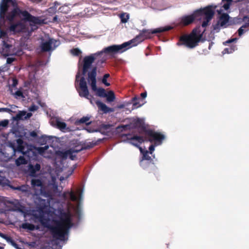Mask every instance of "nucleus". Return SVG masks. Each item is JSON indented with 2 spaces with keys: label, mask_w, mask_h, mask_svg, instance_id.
<instances>
[{
  "label": "nucleus",
  "mask_w": 249,
  "mask_h": 249,
  "mask_svg": "<svg viewBox=\"0 0 249 249\" xmlns=\"http://www.w3.org/2000/svg\"><path fill=\"white\" fill-rule=\"evenodd\" d=\"M32 193L31 197L34 201L41 209L34 212V215L41 224L51 231L53 238L60 241H66L70 229L73 226L72 215L69 211L60 212L59 216L57 211L46 212L44 208L50 205L48 199L51 197L49 192H46L42 181L40 178H33L31 180Z\"/></svg>",
  "instance_id": "1"
},
{
  "label": "nucleus",
  "mask_w": 249,
  "mask_h": 249,
  "mask_svg": "<svg viewBox=\"0 0 249 249\" xmlns=\"http://www.w3.org/2000/svg\"><path fill=\"white\" fill-rule=\"evenodd\" d=\"M7 3V9H8V4L11 2L14 6V9L6 17L7 19L12 21L14 18L19 15L22 18L23 20L16 24L10 26V30L13 32H30L36 28V25L43 23V20L41 18L32 16L27 11H21L17 7V3L15 0H10L6 2ZM7 10L5 12H6ZM6 12H5V14ZM5 14L4 15V16Z\"/></svg>",
  "instance_id": "2"
},
{
  "label": "nucleus",
  "mask_w": 249,
  "mask_h": 249,
  "mask_svg": "<svg viewBox=\"0 0 249 249\" xmlns=\"http://www.w3.org/2000/svg\"><path fill=\"white\" fill-rule=\"evenodd\" d=\"M62 171V169L61 167H55V171H54V169L51 170L50 174L51 177V180L48 181V187L49 190L53 194L58 196L62 197L65 200H66L68 197L69 196L71 200L77 202L78 204L75 208V212L78 219H80L83 215L81 202L83 199L84 190L78 189L75 193L73 191H67L62 194L63 188L61 187H59L56 182L59 174Z\"/></svg>",
  "instance_id": "3"
},
{
  "label": "nucleus",
  "mask_w": 249,
  "mask_h": 249,
  "mask_svg": "<svg viewBox=\"0 0 249 249\" xmlns=\"http://www.w3.org/2000/svg\"><path fill=\"white\" fill-rule=\"evenodd\" d=\"M216 5H209L195 10L190 15H184L177 20V25L186 26L191 24L195 20H202L201 26L205 28L210 24L213 18Z\"/></svg>",
  "instance_id": "4"
},
{
  "label": "nucleus",
  "mask_w": 249,
  "mask_h": 249,
  "mask_svg": "<svg viewBox=\"0 0 249 249\" xmlns=\"http://www.w3.org/2000/svg\"><path fill=\"white\" fill-rule=\"evenodd\" d=\"M36 151L43 157L48 159H53L55 167H61L60 164L62 160L69 158L74 160L76 157V154L81 149H70L66 151H55L54 147L46 145L44 147H39L36 148Z\"/></svg>",
  "instance_id": "5"
},
{
  "label": "nucleus",
  "mask_w": 249,
  "mask_h": 249,
  "mask_svg": "<svg viewBox=\"0 0 249 249\" xmlns=\"http://www.w3.org/2000/svg\"><path fill=\"white\" fill-rule=\"evenodd\" d=\"M99 57V53H92L89 55L85 56L83 59L80 58L78 62L79 71L76 75L75 85H78L79 83L80 78L82 76L80 73V70L82 71V74L85 75L88 73L90 72L94 68H96V66L92 67V63L94 61ZM89 76L88 77V78Z\"/></svg>",
  "instance_id": "6"
},
{
  "label": "nucleus",
  "mask_w": 249,
  "mask_h": 249,
  "mask_svg": "<svg viewBox=\"0 0 249 249\" xmlns=\"http://www.w3.org/2000/svg\"><path fill=\"white\" fill-rule=\"evenodd\" d=\"M129 43L128 41L125 42L121 45H113L106 48H105L102 51L97 52L99 53V56H102L104 55L103 60V62L107 59V56H113L117 53H122L130 48Z\"/></svg>",
  "instance_id": "7"
},
{
  "label": "nucleus",
  "mask_w": 249,
  "mask_h": 249,
  "mask_svg": "<svg viewBox=\"0 0 249 249\" xmlns=\"http://www.w3.org/2000/svg\"><path fill=\"white\" fill-rule=\"evenodd\" d=\"M172 28V27L171 26H166L158 28L153 30H143L135 38L129 40L128 42L129 43L131 47L136 46L144 39L150 38L151 34L161 33L168 31Z\"/></svg>",
  "instance_id": "8"
},
{
  "label": "nucleus",
  "mask_w": 249,
  "mask_h": 249,
  "mask_svg": "<svg viewBox=\"0 0 249 249\" xmlns=\"http://www.w3.org/2000/svg\"><path fill=\"white\" fill-rule=\"evenodd\" d=\"M148 140L152 143L149 147L151 154L155 150L156 146L160 145L165 140V134L162 132L149 130L147 132Z\"/></svg>",
  "instance_id": "9"
},
{
  "label": "nucleus",
  "mask_w": 249,
  "mask_h": 249,
  "mask_svg": "<svg viewBox=\"0 0 249 249\" xmlns=\"http://www.w3.org/2000/svg\"><path fill=\"white\" fill-rule=\"evenodd\" d=\"M96 68H94L92 71L89 73V77L88 81L89 85L91 86L93 91L96 92L97 96L101 97H105L107 93L105 90L103 88H97L96 87Z\"/></svg>",
  "instance_id": "10"
},
{
  "label": "nucleus",
  "mask_w": 249,
  "mask_h": 249,
  "mask_svg": "<svg viewBox=\"0 0 249 249\" xmlns=\"http://www.w3.org/2000/svg\"><path fill=\"white\" fill-rule=\"evenodd\" d=\"M75 87L79 96L89 100L90 104L93 105L94 98L89 94L87 84L84 77L80 78L79 84L75 85Z\"/></svg>",
  "instance_id": "11"
},
{
  "label": "nucleus",
  "mask_w": 249,
  "mask_h": 249,
  "mask_svg": "<svg viewBox=\"0 0 249 249\" xmlns=\"http://www.w3.org/2000/svg\"><path fill=\"white\" fill-rule=\"evenodd\" d=\"M202 37L201 35L196 34L184 36L181 37L180 40L182 42V44L189 48H193L197 45Z\"/></svg>",
  "instance_id": "12"
},
{
  "label": "nucleus",
  "mask_w": 249,
  "mask_h": 249,
  "mask_svg": "<svg viewBox=\"0 0 249 249\" xmlns=\"http://www.w3.org/2000/svg\"><path fill=\"white\" fill-rule=\"evenodd\" d=\"M60 44L58 40L49 38L43 41L41 44V48L43 51L49 52L54 50Z\"/></svg>",
  "instance_id": "13"
},
{
  "label": "nucleus",
  "mask_w": 249,
  "mask_h": 249,
  "mask_svg": "<svg viewBox=\"0 0 249 249\" xmlns=\"http://www.w3.org/2000/svg\"><path fill=\"white\" fill-rule=\"evenodd\" d=\"M222 10H219V26L227 27L234 24L231 18L228 14L222 13Z\"/></svg>",
  "instance_id": "14"
},
{
  "label": "nucleus",
  "mask_w": 249,
  "mask_h": 249,
  "mask_svg": "<svg viewBox=\"0 0 249 249\" xmlns=\"http://www.w3.org/2000/svg\"><path fill=\"white\" fill-rule=\"evenodd\" d=\"M52 126L55 127L63 132L69 131L70 129L67 127V124L59 117H54L51 121Z\"/></svg>",
  "instance_id": "15"
},
{
  "label": "nucleus",
  "mask_w": 249,
  "mask_h": 249,
  "mask_svg": "<svg viewBox=\"0 0 249 249\" xmlns=\"http://www.w3.org/2000/svg\"><path fill=\"white\" fill-rule=\"evenodd\" d=\"M150 7L154 10L162 11L168 8L165 0H152Z\"/></svg>",
  "instance_id": "16"
},
{
  "label": "nucleus",
  "mask_w": 249,
  "mask_h": 249,
  "mask_svg": "<svg viewBox=\"0 0 249 249\" xmlns=\"http://www.w3.org/2000/svg\"><path fill=\"white\" fill-rule=\"evenodd\" d=\"M143 142L142 137L139 136H134L131 137H128L127 142L133 146L138 147L140 149V144Z\"/></svg>",
  "instance_id": "17"
},
{
  "label": "nucleus",
  "mask_w": 249,
  "mask_h": 249,
  "mask_svg": "<svg viewBox=\"0 0 249 249\" xmlns=\"http://www.w3.org/2000/svg\"><path fill=\"white\" fill-rule=\"evenodd\" d=\"M140 152L142 154V158L140 161L141 166L142 167H144V163L146 162V160H151L152 158L149 156V155H152V156L153 158H155V155L151 154L150 150H143L141 147H140ZM153 153V152L152 153Z\"/></svg>",
  "instance_id": "18"
},
{
  "label": "nucleus",
  "mask_w": 249,
  "mask_h": 249,
  "mask_svg": "<svg viewBox=\"0 0 249 249\" xmlns=\"http://www.w3.org/2000/svg\"><path fill=\"white\" fill-rule=\"evenodd\" d=\"M11 188L14 190H18L21 192L27 197H31L32 193L30 190V187L27 185H22L16 187L11 186Z\"/></svg>",
  "instance_id": "19"
},
{
  "label": "nucleus",
  "mask_w": 249,
  "mask_h": 249,
  "mask_svg": "<svg viewBox=\"0 0 249 249\" xmlns=\"http://www.w3.org/2000/svg\"><path fill=\"white\" fill-rule=\"evenodd\" d=\"M95 102L99 109L105 113L114 111V109L112 108L108 107L106 104L100 101L96 100Z\"/></svg>",
  "instance_id": "20"
},
{
  "label": "nucleus",
  "mask_w": 249,
  "mask_h": 249,
  "mask_svg": "<svg viewBox=\"0 0 249 249\" xmlns=\"http://www.w3.org/2000/svg\"><path fill=\"white\" fill-rule=\"evenodd\" d=\"M32 116V113L31 112L27 113L26 111L24 110L19 111L15 117V119L17 120H26L30 118Z\"/></svg>",
  "instance_id": "21"
},
{
  "label": "nucleus",
  "mask_w": 249,
  "mask_h": 249,
  "mask_svg": "<svg viewBox=\"0 0 249 249\" xmlns=\"http://www.w3.org/2000/svg\"><path fill=\"white\" fill-rule=\"evenodd\" d=\"M26 95L28 97V99L30 101H32L36 100L37 103L38 104H40V101L38 99V93L37 91L31 89L28 92Z\"/></svg>",
  "instance_id": "22"
},
{
  "label": "nucleus",
  "mask_w": 249,
  "mask_h": 249,
  "mask_svg": "<svg viewBox=\"0 0 249 249\" xmlns=\"http://www.w3.org/2000/svg\"><path fill=\"white\" fill-rule=\"evenodd\" d=\"M40 165L38 163H36L35 165L29 164L28 169L30 176L31 177H35L36 176V172L39 171L40 170Z\"/></svg>",
  "instance_id": "23"
},
{
  "label": "nucleus",
  "mask_w": 249,
  "mask_h": 249,
  "mask_svg": "<svg viewBox=\"0 0 249 249\" xmlns=\"http://www.w3.org/2000/svg\"><path fill=\"white\" fill-rule=\"evenodd\" d=\"M233 0H222L221 4L222 8H223L225 10L229 9L230 6L231 5Z\"/></svg>",
  "instance_id": "24"
},
{
  "label": "nucleus",
  "mask_w": 249,
  "mask_h": 249,
  "mask_svg": "<svg viewBox=\"0 0 249 249\" xmlns=\"http://www.w3.org/2000/svg\"><path fill=\"white\" fill-rule=\"evenodd\" d=\"M11 93L14 95L16 99L25 98V96L24 94L19 90H18L15 92H13V90L11 89H10Z\"/></svg>",
  "instance_id": "25"
},
{
  "label": "nucleus",
  "mask_w": 249,
  "mask_h": 249,
  "mask_svg": "<svg viewBox=\"0 0 249 249\" xmlns=\"http://www.w3.org/2000/svg\"><path fill=\"white\" fill-rule=\"evenodd\" d=\"M20 227L23 229L27 230L28 231H34L35 229V226L33 224L29 223H24Z\"/></svg>",
  "instance_id": "26"
},
{
  "label": "nucleus",
  "mask_w": 249,
  "mask_h": 249,
  "mask_svg": "<svg viewBox=\"0 0 249 249\" xmlns=\"http://www.w3.org/2000/svg\"><path fill=\"white\" fill-rule=\"evenodd\" d=\"M237 50V46L236 45H232L230 47L225 48L222 52V53H231Z\"/></svg>",
  "instance_id": "27"
},
{
  "label": "nucleus",
  "mask_w": 249,
  "mask_h": 249,
  "mask_svg": "<svg viewBox=\"0 0 249 249\" xmlns=\"http://www.w3.org/2000/svg\"><path fill=\"white\" fill-rule=\"evenodd\" d=\"M15 162L17 166H20V165L26 164L27 160H25L23 156H20L16 160Z\"/></svg>",
  "instance_id": "28"
},
{
  "label": "nucleus",
  "mask_w": 249,
  "mask_h": 249,
  "mask_svg": "<svg viewBox=\"0 0 249 249\" xmlns=\"http://www.w3.org/2000/svg\"><path fill=\"white\" fill-rule=\"evenodd\" d=\"M105 97H107V100L108 102H113L115 99L114 93L112 91H109Z\"/></svg>",
  "instance_id": "29"
},
{
  "label": "nucleus",
  "mask_w": 249,
  "mask_h": 249,
  "mask_svg": "<svg viewBox=\"0 0 249 249\" xmlns=\"http://www.w3.org/2000/svg\"><path fill=\"white\" fill-rule=\"evenodd\" d=\"M12 151V152L10 154L5 153V156L4 157L6 158V160L10 159L12 158L15 155L16 149L12 146L10 145L9 147Z\"/></svg>",
  "instance_id": "30"
},
{
  "label": "nucleus",
  "mask_w": 249,
  "mask_h": 249,
  "mask_svg": "<svg viewBox=\"0 0 249 249\" xmlns=\"http://www.w3.org/2000/svg\"><path fill=\"white\" fill-rule=\"evenodd\" d=\"M59 5H60V3H59L57 1H55L54 3V6H52L48 9V13H49L50 14H53L55 13L56 12L57 6Z\"/></svg>",
  "instance_id": "31"
},
{
  "label": "nucleus",
  "mask_w": 249,
  "mask_h": 249,
  "mask_svg": "<svg viewBox=\"0 0 249 249\" xmlns=\"http://www.w3.org/2000/svg\"><path fill=\"white\" fill-rule=\"evenodd\" d=\"M120 18L121 19V22L124 23L127 22L129 18V15L126 13H123L120 15Z\"/></svg>",
  "instance_id": "32"
},
{
  "label": "nucleus",
  "mask_w": 249,
  "mask_h": 249,
  "mask_svg": "<svg viewBox=\"0 0 249 249\" xmlns=\"http://www.w3.org/2000/svg\"><path fill=\"white\" fill-rule=\"evenodd\" d=\"M70 11V8L68 6V5H64L62 6L59 8V12L64 13L67 14Z\"/></svg>",
  "instance_id": "33"
},
{
  "label": "nucleus",
  "mask_w": 249,
  "mask_h": 249,
  "mask_svg": "<svg viewBox=\"0 0 249 249\" xmlns=\"http://www.w3.org/2000/svg\"><path fill=\"white\" fill-rule=\"evenodd\" d=\"M9 123L8 120L5 119L0 121V130L6 128Z\"/></svg>",
  "instance_id": "34"
},
{
  "label": "nucleus",
  "mask_w": 249,
  "mask_h": 249,
  "mask_svg": "<svg viewBox=\"0 0 249 249\" xmlns=\"http://www.w3.org/2000/svg\"><path fill=\"white\" fill-rule=\"evenodd\" d=\"M130 128L129 125H123L118 126L116 128V131L118 132H122L123 131H124L125 130H127V129H129Z\"/></svg>",
  "instance_id": "35"
},
{
  "label": "nucleus",
  "mask_w": 249,
  "mask_h": 249,
  "mask_svg": "<svg viewBox=\"0 0 249 249\" xmlns=\"http://www.w3.org/2000/svg\"><path fill=\"white\" fill-rule=\"evenodd\" d=\"M11 108H5V107H2L0 108V112H6L9 113H10L12 112L11 108H14L15 107V106L14 105H10Z\"/></svg>",
  "instance_id": "36"
},
{
  "label": "nucleus",
  "mask_w": 249,
  "mask_h": 249,
  "mask_svg": "<svg viewBox=\"0 0 249 249\" xmlns=\"http://www.w3.org/2000/svg\"><path fill=\"white\" fill-rule=\"evenodd\" d=\"M71 53L75 56H77L82 53L81 51L78 48H75L71 50Z\"/></svg>",
  "instance_id": "37"
},
{
  "label": "nucleus",
  "mask_w": 249,
  "mask_h": 249,
  "mask_svg": "<svg viewBox=\"0 0 249 249\" xmlns=\"http://www.w3.org/2000/svg\"><path fill=\"white\" fill-rule=\"evenodd\" d=\"M109 77V74L108 73L105 74L103 78L102 82L106 86H109L110 84L107 82V78Z\"/></svg>",
  "instance_id": "38"
},
{
  "label": "nucleus",
  "mask_w": 249,
  "mask_h": 249,
  "mask_svg": "<svg viewBox=\"0 0 249 249\" xmlns=\"http://www.w3.org/2000/svg\"><path fill=\"white\" fill-rule=\"evenodd\" d=\"M90 118L89 116H84L78 120V123L80 124L86 123L89 121Z\"/></svg>",
  "instance_id": "39"
},
{
  "label": "nucleus",
  "mask_w": 249,
  "mask_h": 249,
  "mask_svg": "<svg viewBox=\"0 0 249 249\" xmlns=\"http://www.w3.org/2000/svg\"><path fill=\"white\" fill-rule=\"evenodd\" d=\"M15 60V58L13 57H8L6 59V64H11Z\"/></svg>",
  "instance_id": "40"
},
{
  "label": "nucleus",
  "mask_w": 249,
  "mask_h": 249,
  "mask_svg": "<svg viewBox=\"0 0 249 249\" xmlns=\"http://www.w3.org/2000/svg\"><path fill=\"white\" fill-rule=\"evenodd\" d=\"M38 107L33 104L29 108V110L30 111H36V110H37L38 109Z\"/></svg>",
  "instance_id": "41"
},
{
  "label": "nucleus",
  "mask_w": 249,
  "mask_h": 249,
  "mask_svg": "<svg viewBox=\"0 0 249 249\" xmlns=\"http://www.w3.org/2000/svg\"><path fill=\"white\" fill-rule=\"evenodd\" d=\"M246 31L241 27L238 30V35L241 36Z\"/></svg>",
  "instance_id": "42"
},
{
  "label": "nucleus",
  "mask_w": 249,
  "mask_h": 249,
  "mask_svg": "<svg viewBox=\"0 0 249 249\" xmlns=\"http://www.w3.org/2000/svg\"><path fill=\"white\" fill-rule=\"evenodd\" d=\"M18 84V81L16 79H14L13 80V83L11 85V86L10 88V90L12 89H13V88H15L16 86Z\"/></svg>",
  "instance_id": "43"
},
{
  "label": "nucleus",
  "mask_w": 249,
  "mask_h": 249,
  "mask_svg": "<svg viewBox=\"0 0 249 249\" xmlns=\"http://www.w3.org/2000/svg\"><path fill=\"white\" fill-rule=\"evenodd\" d=\"M236 38H233L231 39H229L228 40L226 41L225 43H224V44H226V43H231L232 42L236 41Z\"/></svg>",
  "instance_id": "44"
},
{
  "label": "nucleus",
  "mask_w": 249,
  "mask_h": 249,
  "mask_svg": "<svg viewBox=\"0 0 249 249\" xmlns=\"http://www.w3.org/2000/svg\"><path fill=\"white\" fill-rule=\"evenodd\" d=\"M133 109H134L136 107H140L142 106V105H139V103L138 102H136V101H135V102H133Z\"/></svg>",
  "instance_id": "45"
},
{
  "label": "nucleus",
  "mask_w": 249,
  "mask_h": 249,
  "mask_svg": "<svg viewBox=\"0 0 249 249\" xmlns=\"http://www.w3.org/2000/svg\"><path fill=\"white\" fill-rule=\"evenodd\" d=\"M144 167L143 168H146L147 165H153V163H151V160H146V162L144 163Z\"/></svg>",
  "instance_id": "46"
},
{
  "label": "nucleus",
  "mask_w": 249,
  "mask_h": 249,
  "mask_svg": "<svg viewBox=\"0 0 249 249\" xmlns=\"http://www.w3.org/2000/svg\"><path fill=\"white\" fill-rule=\"evenodd\" d=\"M142 0V1L143 3L145 5H147L148 6L150 7V5L151 3V2H150V0Z\"/></svg>",
  "instance_id": "47"
},
{
  "label": "nucleus",
  "mask_w": 249,
  "mask_h": 249,
  "mask_svg": "<svg viewBox=\"0 0 249 249\" xmlns=\"http://www.w3.org/2000/svg\"><path fill=\"white\" fill-rule=\"evenodd\" d=\"M5 178L0 175V184L4 183Z\"/></svg>",
  "instance_id": "48"
},
{
  "label": "nucleus",
  "mask_w": 249,
  "mask_h": 249,
  "mask_svg": "<svg viewBox=\"0 0 249 249\" xmlns=\"http://www.w3.org/2000/svg\"><path fill=\"white\" fill-rule=\"evenodd\" d=\"M242 28H247L249 27V23H245L241 26Z\"/></svg>",
  "instance_id": "49"
},
{
  "label": "nucleus",
  "mask_w": 249,
  "mask_h": 249,
  "mask_svg": "<svg viewBox=\"0 0 249 249\" xmlns=\"http://www.w3.org/2000/svg\"><path fill=\"white\" fill-rule=\"evenodd\" d=\"M17 150L18 152H21V153H24V151L23 150V148H22V147L20 145L18 146Z\"/></svg>",
  "instance_id": "50"
},
{
  "label": "nucleus",
  "mask_w": 249,
  "mask_h": 249,
  "mask_svg": "<svg viewBox=\"0 0 249 249\" xmlns=\"http://www.w3.org/2000/svg\"><path fill=\"white\" fill-rule=\"evenodd\" d=\"M141 96L142 98H145L147 96V93L146 92H142L141 94Z\"/></svg>",
  "instance_id": "51"
},
{
  "label": "nucleus",
  "mask_w": 249,
  "mask_h": 249,
  "mask_svg": "<svg viewBox=\"0 0 249 249\" xmlns=\"http://www.w3.org/2000/svg\"><path fill=\"white\" fill-rule=\"evenodd\" d=\"M138 99H139L137 97H134V98H133L132 99L131 101L133 102L137 101Z\"/></svg>",
  "instance_id": "52"
},
{
  "label": "nucleus",
  "mask_w": 249,
  "mask_h": 249,
  "mask_svg": "<svg viewBox=\"0 0 249 249\" xmlns=\"http://www.w3.org/2000/svg\"><path fill=\"white\" fill-rule=\"evenodd\" d=\"M124 104H121V105H120L118 106V108H123L124 107Z\"/></svg>",
  "instance_id": "53"
},
{
  "label": "nucleus",
  "mask_w": 249,
  "mask_h": 249,
  "mask_svg": "<svg viewBox=\"0 0 249 249\" xmlns=\"http://www.w3.org/2000/svg\"><path fill=\"white\" fill-rule=\"evenodd\" d=\"M6 235L2 233L1 232H0V237H1V238H3L5 237Z\"/></svg>",
  "instance_id": "54"
},
{
  "label": "nucleus",
  "mask_w": 249,
  "mask_h": 249,
  "mask_svg": "<svg viewBox=\"0 0 249 249\" xmlns=\"http://www.w3.org/2000/svg\"><path fill=\"white\" fill-rule=\"evenodd\" d=\"M6 235L2 233L1 232H0V237H1V238H3L5 237Z\"/></svg>",
  "instance_id": "55"
},
{
  "label": "nucleus",
  "mask_w": 249,
  "mask_h": 249,
  "mask_svg": "<svg viewBox=\"0 0 249 249\" xmlns=\"http://www.w3.org/2000/svg\"><path fill=\"white\" fill-rule=\"evenodd\" d=\"M6 235L2 233L1 232H0V237H1V238H3L5 237Z\"/></svg>",
  "instance_id": "56"
},
{
  "label": "nucleus",
  "mask_w": 249,
  "mask_h": 249,
  "mask_svg": "<svg viewBox=\"0 0 249 249\" xmlns=\"http://www.w3.org/2000/svg\"><path fill=\"white\" fill-rule=\"evenodd\" d=\"M86 130H87L88 132H90H90H93L95 131L94 130H91L90 129H87Z\"/></svg>",
  "instance_id": "57"
},
{
  "label": "nucleus",
  "mask_w": 249,
  "mask_h": 249,
  "mask_svg": "<svg viewBox=\"0 0 249 249\" xmlns=\"http://www.w3.org/2000/svg\"><path fill=\"white\" fill-rule=\"evenodd\" d=\"M5 154L3 152H2L1 151H0V159H2V155H4Z\"/></svg>",
  "instance_id": "58"
},
{
  "label": "nucleus",
  "mask_w": 249,
  "mask_h": 249,
  "mask_svg": "<svg viewBox=\"0 0 249 249\" xmlns=\"http://www.w3.org/2000/svg\"><path fill=\"white\" fill-rule=\"evenodd\" d=\"M65 179V178L64 177H61L60 178V180L61 181H62L63 180H64Z\"/></svg>",
  "instance_id": "59"
},
{
  "label": "nucleus",
  "mask_w": 249,
  "mask_h": 249,
  "mask_svg": "<svg viewBox=\"0 0 249 249\" xmlns=\"http://www.w3.org/2000/svg\"><path fill=\"white\" fill-rule=\"evenodd\" d=\"M54 249H61V246H59V247H56Z\"/></svg>",
  "instance_id": "60"
},
{
  "label": "nucleus",
  "mask_w": 249,
  "mask_h": 249,
  "mask_svg": "<svg viewBox=\"0 0 249 249\" xmlns=\"http://www.w3.org/2000/svg\"><path fill=\"white\" fill-rule=\"evenodd\" d=\"M57 19V16H55V17L53 18V20H54V21H56Z\"/></svg>",
  "instance_id": "61"
},
{
  "label": "nucleus",
  "mask_w": 249,
  "mask_h": 249,
  "mask_svg": "<svg viewBox=\"0 0 249 249\" xmlns=\"http://www.w3.org/2000/svg\"><path fill=\"white\" fill-rule=\"evenodd\" d=\"M4 249V248L3 247L0 246V249Z\"/></svg>",
  "instance_id": "62"
},
{
  "label": "nucleus",
  "mask_w": 249,
  "mask_h": 249,
  "mask_svg": "<svg viewBox=\"0 0 249 249\" xmlns=\"http://www.w3.org/2000/svg\"><path fill=\"white\" fill-rule=\"evenodd\" d=\"M72 174V171L70 173V174L67 177L68 178L70 175Z\"/></svg>",
  "instance_id": "63"
},
{
  "label": "nucleus",
  "mask_w": 249,
  "mask_h": 249,
  "mask_svg": "<svg viewBox=\"0 0 249 249\" xmlns=\"http://www.w3.org/2000/svg\"><path fill=\"white\" fill-rule=\"evenodd\" d=\"M140 121V120L139 119H138L137 120V122H139Z\"/></svg>",
  "instance_id": "64"
}]
</instances>
